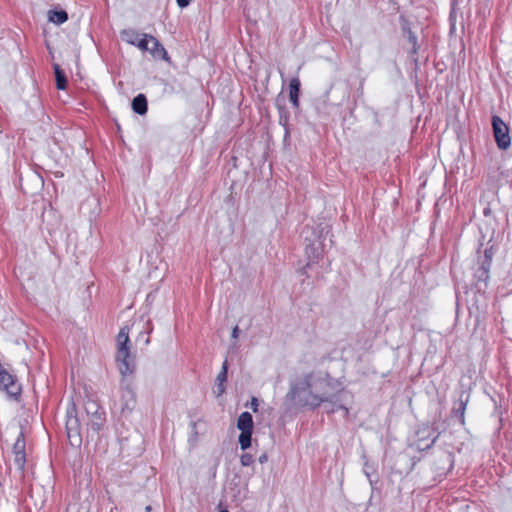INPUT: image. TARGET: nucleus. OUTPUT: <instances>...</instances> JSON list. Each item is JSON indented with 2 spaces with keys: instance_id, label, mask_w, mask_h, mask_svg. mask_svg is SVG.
Returning <instances> with one entry per match:
<instances>
[{
  "instance_id": "393cba45",
  "label": "nucleus",
  "mask_w": 512,
  "mask_h": 512,
  "mask_svg": "<svg viewBox=\"0 0 512 512\" xmlns=\"http://www.w3.org/2000/svg\"><path fill=\"white\" fill-rule=\"evenodd\" d=\"M229 364L227 359L223 362L221 371L216 377V383H225L227 381Z\"/></svg>"
},
{
  "instance_id": "9b49d317",
  "label": "nucleus",
  "mask_w": 512,
  "mask_h": 512,
  "mask_svg": "<svg viewBox=\"0 0 512 512\" xmlns=\"http://www.w3.org/2000/svg\"><path fill=\"white\" fill-rule=\"evenodd\" d=\"M439 465L436 467V471L439 474H445L452 470L454 466V455L449 451H441L438 456Z\"/></svg>"
},
{
  "instance_id": "aec40b11",
  "label": "nucleus",
  "mask_w": 512,
  "mask_h": 512,
  "mask_svg": "<svg viewBox=\"0 0 512 512\" xmlns=\"http://www.w3.org/2000/svg\"><path fill=\"white\" fill-rule=\"evenodd\" d=\"M120 36L123 41L135 46L142 34L138 33L135 29L129 28L122 30Z\"/></svg>"
},
{
  "instance_id": "ea45409f",
  "label": "nucleus",
  "mask_w": 512,
  "mask_h": 512,
  "mask_svg": "<svg viewBox=\"0 0 512 512\" xmlns=\"http://www.w3.org/2000/svg\"><path fill=\"white\" fill-rule=\"evenodd\" d=\"M145 511L146 512H151L152 511V507L150 505H148L146 508H145Z\"/></svg>"
},
{
  "instance_id": "7c9ffc66",
  "label": "nucleus",
  "mask_w": 512,
  "mask_h": 512,
  "mask_svg": "<svg viewBox=\"0 0 512 512\" xmlns=\"http://www.w3.org/2000/svg\"><path fill=\"white\" fill-rule=\"evenodd\" d=\"M364 472H365L366 476L368 477L370 485L374 489L375 488V484H377V482H378V479L377 478L373 479L367 469H365Z\"/></svg>"
},
{
  "instance_id": "79ce46f5",
  "label": "nucleus",
  "mask_w": 512,
  "mask_h": 512,
  "mask_svg": "<svg viewBox=\"0 0 512 512\" xmlns=\"http://www.w3.org/2000/svg\"><path fill=\"white\" fill-rule=\"evenodd\" d=\"M414 62L417 65V63H418V58L417 57L414 58Z\"/></svg>"
},
{
  "instance_id": "4c0bfd02",
  "label": "nucleus",
  "mask_w": 512,
  "mask_h": 512,
  "mask_svg": "<svg viewBox=\"0 0 512 512\" xmlns=\"http://www.w3.org/2000/svg\"><path fill=\"white\" fill-rule=\"evenodd\" d=\"M309 391H311V387L309 388V390H308V391H306V392H301V393H300V397H301L302 399H305V398L310 399Z\"/></svg>"
},
{
  "instance_id": "ddd939ff",
  "label": "nucleus",
  "mask_w": 512,
  "mask_h": 512,
  "mask_svg": "<svg viewBox=\"0 0 512 512\" xmlns=\"http://www.w3.org/2000/svg\"><path fill=\"white\" fill-rule=\"evenodd\" d=\"M66 418V429H81L80 420L77 416V409L74 402H71L68 406Z\"/></svg>"
},
{
  "instance_id": "a19ab883",
  "label": "nucleus",
  "mask_w": 512,
  "mask_h": 512,
  "mask_svg": "<svg viewBox=\"0 0 512 512\" xmlns=\"http://www.w3.org/2000/svg\"><path fill=\"white\" fill-rule=\"evenodd\" d=\"M313 263L312 261L309 260V262L307 263L306 266H304V269H307V267H310V264Z\"/></svg>"
},
{
  "instance_id": "5701e85b",
  "label": "nucleus",
  "mask_w": 512,
  "mask_h": 512,
  "mask_svg": "<svg viewBox=\"0 0 512 512\" xmlns=\"http://www.w3.org/2000/svg\"><path fill=\"white\" fill-rule=\"evenodd\" d=\"M144 329L139 333L136 341L137 342H140V341H143V344L144 345H148L150 343V337L149 335L152 333L153 331V325L151 323L150 320H148L145 324H144Z\"/></svg>"
},
{
  "instance_id": "a211bd4d",
  "label": "nucleus",
  "mask_w": 512,
  "mask_h": 512,
  "mask_svg": "<svg viewBox=\"0 0 512 512\" xmlns=\"http://www.w3.org/2000/svg\"><path fill=\"white\" fill-rule=\"evenodd\" d=\"M237 428L240 431H253L254 429V422L252 415L245 411L242 412L237 420Z\"/></svg>"
},
{
  "instance_id": "412c9836",
  "label": "nucleus",
  "mask_w": 512,
  "mask_h": 512,
  "mask_svg": "<svg viewBox=\"0 0 512 512\" xmlns=\"http://www.w3.org/2000/svg\"><path fill=\"white\" fill-rule=\"evenodd\" d=\"M69 444L74 448H79L82 444L81 429H66Z\"/></svg>"
},
{
  "instance_id": "4be33fe9",
  "label": "nucleus",
  "mask_w": 512,
  "mask_h": 512,
  "mask_svg": "<svg viewBox=\"0 0 512 512\" xmlns=\"http://www.w3.org/2000/svg\"><path fill=\"white\" fill-rule=\"evenodd\" d=\"M49 21L55 24H63L68 20V14L65 10H50Z\"/></svg>"
},
{
  "instance_id": "1a4fd4ad",
  "label": "nucleus",
  "mask_w": 512,
  "mask_h": 512,
  "mask_svg": "<svg viewBox=\"0 0 512 512\" xmlns=\"http://www.w3.org/2000/svg\"><path fill=\"white\" fill-rule=\"evenodd\" d=\"M25 436L23 430L20 431L19 436L16 439V442L13 445V452L15 454V464L23 469L26 462V454H25Z\"/></svg>"
},
{
  "instance_id": "c03bdc74",
  "label": "nucleus",
  "mask_w": 512,
  "mask_h": 512,
  "mask_svg": "<svg viewBox=\"0 0 512 512\" xmlns=\"http://www.w3.org/2000/svg\"><path fill=\"white\" fill-rule=\"evenodd\" d=\"M220 512H229V511H228V510H222V511H220Z\"/></svg>"
},
{
  "instance_id": "0eeeda50",
  "label": "nucleus",
  "mask_w": 512,
  "mask_h": 512,
  "mask_svg": "<svg viewBox=\"0 0 512 512\" xmlns=\"http://www.w3.org/2000/svg\"><path fill=\"white\" fill-rule=\"evenodd\" d=\"M469 399L470 393L466 390H461L451 410V414L459 419L461 425L465 424V410Z\"/></svg>"
},
{
  "instance_id": "f257e3e1",
  "label": "nucleus",
  "mask_w": 512,
  "mask_h": 512,
  "mask_svg": "<svg viewBox=\"0 0 512 512\" xmlns=\"http://www.w3.org/2000/svg\"><path fill=\"white\" fill-rule=\"evenodd\" d=\"M312 373H308L304 376V378L296 383H291L289 392L286 394V400L291 401L295 403L296 405H299L301 407L308 406L311 409H316L321 404H324V409L326 413H334L337 410H343L344 416L348 417L349 415V409L344 406L342 402V391L338 392L336 394H332L330 396L326 394H316L312 391H309L310 399L305 398L302 399L300 397L301 392H306L309 390L310 387H312Z\"/></svg>"
},
{
  "instance_id": "20e7f679",
  "label": "nucleus",
  "mask_w": 512,
  "mask_h": 512,
  "mask_svg": "<svg viewBox=\"0 0 512 512\" xmlns=\"http://www.w3.org/2000/svg\"><path fill=\"white\" fill-rule=\"evenodd\" d=\"M491 125L497 147L500 150H507L511 145L509 127L498 115H493L491 117Z\"/></svg>"
},
{
  "instance_id": "9d476101",
  "label": "nucleus",
  "mask_w": 512,
  "mask_h": 512,
  "mask_svg": "<svg viewBox=\"0 0 512 512\" xmlns=\"http://www.w3.org/2000/svg\"><path fill=\"white\" fill-rule=\"evenodd\" d=\"M105 422V414L104 412H99L94 415L88 416L87 422V432L88 436L98 435L99 431L102 429Z\"/></svg>"
},
{
  "instance_id": "bb28decb",
  "label": "nucleus",
  "mask_w": 512,
  "mask_h": 512,
  "mask_svg": "<svg viewBox=\"0 0 512 512\" xmlns=\"http://www.w3.org/2000/svg\"><path fill=\"white\" fill-rule=\"evenodd\" d=\"M150 34L143 33L139 41L136 43L135 46H137L142 51H149L148 44L151 41L149 39Z\"/></svg>"
},
{
  "instance_id": "c9c22d12",
  "label": "nucleus",
  "mask_w": 512,
  "mask_h": 512,
  "mask_svg": "<svg viewBox=\"0 0 512 512\" xmlns=\"http://www.w3.org/2000/svg\"><path fill=\"white\" fill-rule=\"evenodd\" d=\"M239 333H240V329H239V327L236 325V326L232 329V334H231L232 339H237V338L239 337Z\"/></svg>"
},
{
  "instance_id": "72a5a7b5",
  "label": "nucleus",
  "mask_w": 512,
  "mask_h": 512,
  "mask_svg": "<svg viewBox=\"0 0 512 512\" xmlns=\"http://www.w3.org/2000/svg\"><path fill=\"white\" fill-rule=\"evenodd\" d=\"M180 8H185L190 5L192 0H176Z\"/></svg>"
},
{
  "instance_id": "6e6552de",
  "label": "nucleus",
  "mask_w": 512,
  "mask_h": 512,
  "mask_svg": "<svg viewBox=\"0 0 512 512\" xmlns=\"http://www.w3.org/2000/svg\"><path fill=\"white\" fill-rule=\"evenodd\" d=\"M490 268L491 266H489V263H487L486 265L479 263L478 268L475 270V287L478 292L485 291V289L488 287V281L490 278Z\"/></svg>"
},
{
  "instance_id": "e433bc0d",
  "label": "nucleus",
  "mask_w": 512,
  "mask_h": 512,
  "mask_svg": "<svg viewBox=\"0 0 512 512\" xmlns=\"http://www.w3.org/2000/svg\"><path fill=\"white\" fill-rule=\"evenodd\" d=\"M267 460H268V456H267V454H266V453H263V454H262V455H260V456H259V458H258V461H259V463H261V464H264L265 462H267Z\"/></svg>"
},
{
  "instance_id": "58836bf2",
  "label": "nucleus",
  "mask_w": 512,
  "mask_h": 512,
  "mask_svg": "<svg viewBox=\"0 0 512 512\" xmlns=\"http://www.w3.org/2000/svg\"><path fill=\"white\" fill-rule=\"evenodd\" d=\"M490 213H491V209H490L489 207L485 208V209H484V211H483V214H484L485 216L490 215Z\"/></svg>"
},
{
  "instance_id": "473e14b6",
  "label": "nucleus",
  "mask_w": 512,
  "mask_h": 512,
  "mask_svg": "<svg viewBox=\"0 0 512 512\" xmlns=\"http://www.w3.org/2000/svg\"><path fill=\"white\" fill-rule=\"evenodd\" d=\"M284 128V142L287 143L290 139V128L289 125L282 126Z\"/></svg>"
},
{
  "instance_id": "2eb2a0df",
  "label": "nucleus",
  "mask_w": 512,
  "mask_h": 512,
  "mask_svg": "<svg viewBox=\"0 0 512 512\" xmlns=\"http://www.w3.org/2000/svg\"><path fill=\"white\" fill-rule=\"evenodd\" d=\"M275 105L279 114V124L281 126L289 125L290 112L285 106L284 98H281V94L276 98Z\"/></svg>"
},
{
  "instance_id": "37998d69",
  "label": "nucleus",
  "mask_w": 512,
  "mask_h": 512,
  "mask_svg": "<svg viewBox=\"0 0 512 512\" xmlns=\"http://www.w3.org/2000/svg\"><path fill=\"white\" fill-rule=\"evenodd\" d=\"M329 92H330V90L326 91L325 97H328Z\"/></svg>"
},
{
  "instance_id": "423d86ee",
  "label": "nucleus",
  "mask_w": 512,
  "mask_h": 512,
  "mask_svg": "<svg viewBox=\"0 0 512 512\" xmlns=\"http://www.w3.org/2000/svg\"><path fill=\"white\" fill-rule=\"evenodd\" d=\"M121 389V412L122 414H130L135 409L137 404L136 393L132 386L128 383Z\"/></svg>"
},
{
  "instance_id": "f3484780",
  "label": "nucleus",
  "mask_w": 512,
  "mask_h": 512,
  "mask_svg": "<svg viewBox=\"0 0 512 512\" xmlns=\"http://www.w3.org/2000/svg\"><path fill=\"white\" fill-rule=\"evenodd\" d=\"M429 432H430V428L429 427H424L422 429H419L417 431V437H418V440H417V448L419 450H427L429 449L435 442L436 440L438 439L439 435H440V432L438 431V433L432 438L431 442L429 444H426L425 446L422 445L423 441L429 437Z\"/></svg>"
},
{
  "instance_id": "c85d7f7f",
  "label": "nucleus",
  "mask_w": 512,
  "mask_h": 512,
  "mask_svg": "<svg viewBox=\"0 0 512 512\" xmlns=\"http://www.w3.org/2000/svg\"><path fill=\"white\" fill-rule=\"evenodd\" d=\"M240 462H241L242 466L247 467V466H250V465L253 464L254 458H253V456L250 453H244L240 457Z\"/></svg>"
},
{
  "instance_id": "7ed1b4c3",
  "label": "nucleus",
  "mask_w": 512,
  "mask_h": 512,
  "mask_svg": "<svg viewBox=\"0 0 512 512\" xmlns=\"http://www.w3.org/2000/svg\"><path fill=\"white\" fill-rule=\"evenodd\" d=\"M129 331L128 325L123 326L117 336V354L116 361L118 368L123 377L132 375L135 371V360L131 356L129 347Z\"/></svg>"
},
{
  "instance_id": "39448f33",
  "label": "nucleus",
  "mask_w": 512,
  "mask_h": 512,
  "mask_svg": "<svg viewBox=\"0 0 512 512\" xmlns=\"http://www.w3.org/2000/svg\"><path fill=\"white\" fill-rule=\"evenodd\" d=\"M399 23L401 27V31L403 36L407 39V41L411 44L410 54L416 56L419 51V44L417 40L416 34L412 31L410 20L404 15L401 14L399 16Z\"/></svg>"
},
{
  "instance_id": "4468645a",
  "label": "nucleus",
  "mask_w": 512,
  "mask_h": 512,
  "mask_svg": "<svg viewBox=\"0 0 512 512\" xmlns=\"http://www.w3.org/2000/svg\"><path fill=\"white\" fill-rule=\"evenodd\" d=\"M149 39L153 43V47L149 48V51L153 55V57L164 61H169L170 57L164 46L160 43V41L154 36H149Z\"/></svg>"
},
{
  "instance_id": "f03ea898",
  "label": "nucleus",
  "mask_w": 512,
  "mask_h": 512,
  "mask_svg": "<svg viewBox=\"0 0 512 512\" xmlns=\"http://www.w3.org/2000/svg\"><path fill=\"white\" fill-rule=\"evenodd\" d=\"M330 232L331 226L324 222L313 226H304L301 236L303 238L305 254L310 261L317 262L322 256L325 248V241Z\"/></svg>"
},
{
  "instance_id": "c756f323",
  "label": "nucleus",
  "mask_w": 512,
  "mask_h": 512,
  "mask_svg": "<svg viewBox=\"0 0 512 512\" xmlns=\"http://www.w3.org/2000/svg\"><path fill=\"white\" fill-rule=\"evenodd\" d=\"M216 396H221L225 392V385L223 383H216Z\"/></svg>"
},
{
  "instance_id": "f704fd0d",
  "label": "nucleus",
  "mask_w": 512,
  "mask_h": 512,
  "mask_svg": "<svg viewBox=\"0 0 512 512\" xmlns=\"http://www.w3.org/2000/svg\"><path fill=\"white\" fill-rule=\"evenodd\" d=\"M322 381L326 382L328 386L332 385L333 378L330 376L329 373H325L324 377L322 378Z\"/></svg>"
},
{
  "instance_id": "b1692460",
  "label": "nucleus",
  "mask_w": 512,
  "mask_h": 512,
  "mask_svg": "<svg viewBox=\"0 0 512 512\" xmlns=\"http://www.w3.org/2000/svg\"><path fill=\"white\" fill-rule=\"evenodd\" d=\"M253 431H241L238 442L242 450H247L251 447Z\"/></svg>"
},
{
  "instance_id": "6ab92c4d",
  "label": "nucleus",
  "mask_w": 512,
  "mask_h": 512,
  "mask_svg": "<svg viewBox=\"0 0 512 512\" xmlns=\"http://www.w3.org/2000/svg\"><path fill=\"white\" fill-rule=\"evenodd\" d=\"M53 69H54L56 88L58 90H65L68 85V80H67V76H66L64 70H62L58 64H53Z\"/></svg>"
},
{
  "instance_id": "cd10ccee",
  "label": "nucleus",
  "mask_w": 512,
  "mask_h": 512,
  "mask_svg": "<svg viewBox=\"0 0 512 512\" xmlns=\"http://www.w3.org/2000/svg\"><path fill=\"white\" fill-rule=\"evenodd\" d=\"M85 411L87 413V416L94 415V414L101 412L99 405L94 401H88L85 404Z\"/></svg>"
},
{
  "instance_id": "2f4dec72",
  "label": "nucleus",
  "mask_w": 512,
  "mask_h": 512,
  "mask_svg": "<svg viewBox=\"0 0 512 512\" xmlns=\"http://www.w3.org/2000/svg\"><path fill=\"white\" fill-rule=\"evenodd\" d=\"M258 405H259L258 399L256 397H252L250 407L253 410V412L258 411Z\"/></svg>"
},
{
  "instance_id": "a878e982",
  "label": "nucleus",
  "mask_w": 512,
  "mask_h": 512,
  "mask_svg": "<svg viewBox=\"0 0 512 512\" xmlns=\"http://www.w3.org/2000/svg\"><path fill=\"white\" fill-rule=\"evenodd\" d=\"M494 255L493 246L486 247L484 250V255L480 257L479 263L481 264H487L489 263V266L492 264V257Z\"/></svg>"
},
{
  "instance_id": "f8f14e48",
  "label": "nucleus",
  "mask_w": 512,
  "mask_h": 512,
  "mask_svg": "<svg viewBox=\"0 0 512 512\" xmlns=\"http://www.w3.org/2000/svg\"><path fill=\"white\" fill-rule=\"evenodd\" d=\"M300 93H301V82L299 78L295 77L290 80L289 83V100L295 109L300 107Z\"/></svg>"
},
{
  "instance_id": "dca6fc26",
  "label": "nucleus",
  "mask_w": 512,
  "mask_h": 512,
  "mask_svg": "<svg viewBox=\"0 0 512 512\" xmlns=\"http://www.w3.org/2000/svg\"><path fill=\"white\" fill-rule=\"evenodd\" d=\"M132 110L138 115H145L148 110V101L144 94L140 93L135 96L131 103Z\"/></svg>"
}]
</instances>
